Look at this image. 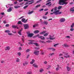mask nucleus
<instances>
[{
	"label": "nucleus",
	"instance_id": "obj_19",
	"mask_svg": "<svg viewBox=\"0 0 74 74\" xmlns=\"http://www.w3.org/2000/svg\"><path fill=\"white\" fill-rule=\"evenodd\" d=\"M44 71V69L42 68H40L39 70L40 73H42Z\"/></svg>",
	"mask_w": 74,
	"mask_h": 74
},
{
	"label": "nucleus",
	"instance_id": "obj_56",
	"mask_svg": "<svg viewBox=\"0 0 74 74\" xmlns=\"http://www.w3.org/2000/svg\"><path fill=\"white\" fill-rule=\"evenodd\" d=\"M6 27H8L9 26V24H7L5 25Z\"/></svg>",
	"mask_w": 74,
	"mask_h": 74
},
{
	"label": "nucleus",
	"instance_id": "obj_63",
	"mask_svg": "<svg viewBox=\"0 0 74 74\" xmlns=\"http://www.w3.org/2000/svg\"><path fill=\"white\" fill-rule=\"evenodd\" d=\"M47 61H45L44 62V64H47Z\"/></svg>",
	"mask_w": 74,
	"mask_h": 74
},
{
	"label": "nucleus",
	"instance_id": "obj_32",
	"mask_svg": "<svg viewBox=\"0 0 74 74\" xmlns=\"http://www.w3.org/2000/svg\"><path fill=\"white\" fill-rule=\"evenodd\" d=\"M27 74H33V73L31 71H29L27 72Z\"/></svg>",
	"mask_w": 74,
	"mask_h": 74
},
{
	"label": "nucleus",
	"instance_id": "obj_1",
	"mask_svg": "<svg viewBox=\"0 0 74 74\" xmlns=\"http://www.w3.org/2000/svg\"><path fill=\"white\" fill-rule=\"evenodd\" d=\"M67 0H60L59 3L60 5H66L67 4V2L66 1Z\"/></svg>",
	"mask_w": 74,
	"mask_h": 74
},
{
	"label": "nucleus",
	"instance_id": "obj_45",
	"mask_svg": "<svg viewBox=\"0 0 74 74\" xmlns=\"http://www.w3.org/2000/svg\"><path fill=\"white\" fill-rule=\"evenodd\" d=\"M54 53H50L49 54V55H50V56H52L53 55H54Z\"/></svg>",
	"mask_w": 74,
	"mask_h": 74
},
{
	"label": "nucleus",
	"instance_id": "obj_30",
	"mask_svg": "<svg viewBox=\"0 0 74 74\" xmlns=\"http://www.w3.org/2000/svg\"><path fill=\"white\" fill-rule=\"evenodd\" d=\"M70 11H74V7L73 8L70 9Z\"/></svg>",
	"mask_w": 74,
	"mask_h": 74
},
{
	"label": "nucleus",
	"instance_id": "obj_7",
	"mask_svg": "<svg viewBox=\"0 0 74 74\" xmlns=\"http://www.w3.org/2000/svg\"><path fill=\"white\" fill-rule=\"evenodd\" d=\"M5 48V51H8L10 50V47L9 46L6 47Z\"/></svg>",
	"mask_w": 74,
	"mask_h": 74
},
{
	"label": "nucleus",
	"instance_id": "obj_9",
	"mask_svg": "<svg viewBox=\"0 0 74 74\" xmlns=\"http://www.w3.org/2000/svg\"><path fill=\"white\" fill-rule=\"evenodd\" d=\"M60 22H64L65 21V19L64 18H61L60 19Z\"/></svg>",
	"mask_w": 74,
	"mask_h": 74
},
{
	"label": "nucleus",
	"instance_id": "obj_39",
	"mask_svg": "<svg viewBox=\"0 0 74 74\" xmlns=\"http://www.w3.org/2000/svg\"><path fill=\"white\" fill-rule=\"evenodd\" d=\"M43 19H47V17L46 16H43Z\"/></svg>",
	"mask_w": 74,
	"mask_h": 74
},
{
	"label": "nucleus",
	"instance_id": "obj_42",
	"mask_svg": "<svg viewBox=\"0 0 74 74\" xmlns=\"http://www.w3.org/2000/svg\"><path fill=\"white\" fill-rule=\"evenodd\" d=\"M28 5H26L24 7V9H26L28 7Z\"/></svg>",
	"mask_w": 74,
	"mask_h": 74
},
{
	"label": "nucleus",
	"instance_id": "obj_16",
	"mask_svg": "<svg viewBox=\"0 0 74 74\" xmlns=\"http://www.w3.org/2000/svg\"><path fill=\"white\" fill-rule=\"evenodd\" d=\"M33 66L34 67H36V68H38V65H36V64H33Z\"/></svg>",
	"mask_w": 74,
	"mask_h": 74
},
{
	"label": "nucleus",
	"instance_id": "obj_60",
	"mask_svg": "<svg viewBox=\"0 0 74 74\" xmlns=\"http://www.w3.org/2000/svg\"><path fill=\"white\" fill-rule=\"evenodd\" d=\"M4 60H2L1 62V63H4Z\"/></svg>",
	"mask_w": 74,
	"mask_h": 74
},
{
	"label": "nucleus",
	"instance_id": "obj_22",
	"mask_svg": "<svg viewBox=\"0 0 74 74\" xmlns=\"http://www.w3.org/2000/svg\"><path fill=\"white\" fill-rule=\"evenodd\" d=\"M27 65V64H28V62H25V63H23V66H25V65Z\"/></svg>",
	"mask_w": 74,
	"mask_h": 74
},
{
	"label": "nucleus",
	"instance_id": "obj_37",
	"mask_svg": "<svg viewBox=\"0 0 74 74\" xmlns=\"http://www.w3.org/2000/svg\"><path fill=\"white\" fill-rule=\"evenodd\" d=\"M19 60H19V59L18 58H17L16 60V62H19Z\"/></svg>",
	"mask_w": 74,
	"mask_h": 74
},
{
	"label": "nucleus",
	"instance_id": "obj_25",
	"mask_svg": "<svg viewBox=\"0 0 74 74\" xmlns=\"http://www.w3.org/2000/svg\"><path fill=\"white\" fill-rule=\"evenodd\" d=\"M20 7H21V6H15L14 7V8H20Z\"/></svg>",
	"mask_w": 74,
	"mask_h": 74
},
{
	"label": "nucleus",
	"instance_id": "obj_34",
	"mask_svg": "<svg viewBox=\"0 0 74 74\" xmlns=\"http://www.w3.org/2000/svg\"><path fill=\"white\" fill-rule=\"evenodd\" d=\"M38 24H35L34 25H33V27H36V26H38Z\"/></svg>",
	"mask_w": 74,
	"mask_h": 74
},
{
	"label": "nucleus",
	"instance_id": "obj_62",
	"mask_svg": "<svg viewBox=\"0 0 74 74\" xmlns=\"http://www.w3.org/2000/svg\"><path fill=\"white\" fill-rule=\"evenodd\" d=\"M62 55H63V54L61 53H60L59 55V56H62Z\"/></svg>",
	"mask_w": 74,
	"mask_h": 74
},
{
	"label": "nucleus",
	"instance_id": "obj_3",
	"mask_svg": "<svg viewBox=\"0 0 74 74\" xmlns=\"http://www.w3.org/2000/svg\"><path fill=\"white\" fill-rule=\"evenodd\" d=\"M27 34L28 37H32L33 36V34L30 33V32H29L27 33Z\"/></svg>",
	"mask_w": 74,
	"mask_h": 74
},
{
	"label": "nucleus",
	"instance_id": "obj_53",
	"mask_svg": "<svg viewBox=\"0 0 74 74\" xmlns=\"http://www.w3.org/2000/svg\"><path fill=\"white\" fill-rule=\"evenodd\" d=\"M62 8V7H61V6H59L58 8V10H60V8Z\"/></svg>",
	"mask_w": 74,
	"mask_h": 74
},
{
	"label": "nucleus",
	"instance_id": "obj_46",
	"mask_svg": "<svg viewBox=\"0 0 74 74\" xmlns=\"http://www.w3.org/2000/svg\"><path fill=\"white\" fill-rule=\"evenodd\" d=\"M57 8H58L57 7H55L54 9V11H56L57 10Z\"/></svg>",
	"mask_w": 74,
	"mask_h": 74
},
{
	"label": "nucleus",
	"instance_id": "obj_28",
	"mask_svg": "<svg viewBox=\"0 0 74 74\" xmlns=\"http://www.w3.org/2000/svg\"><path fill=\"white\" fill-rule=\"evenodd\" d=\"M5 33H10V31L9 30H6L5 31Z\"/></svg>",
	"mask_w": 74,
	"mask_h": 74
},
{
	"label": "nucleus",
	"instance_id": "obj_20",
	"mask_svg": "<svg viewBox=\"0 0 74 74\" xmlns=\"http://www.w3.org/2000/svg\"><path fill=\"white\" fill-rule=\"evenodd\" d=\"M34 62H35V60H34V59H32V61L30 62V64H32L34 63Z\"/></svg>",
	"mask_w": 74,
	"mask_h": 74
},
{
	"label": "nucleus",
	"instance_id": "obj_44",
	"mask_svg": "<svg viewBox=\"0 0 74 74\" xmlns=\"http://www.w3.org/2000/svg\"><path fill=\"white\" fill-rule=\"evenodd\" d=\"M50 67H51V66L49 65L48 66V68H47V70H48V69H50Z\"/></svg>",
	"mask_w": 74,
	"mask_h": 74
},
{
	"label": "nucleus",
	"instance_id": "obj_40",
	"mask_svg": "<svg viewBox=\"0 0 74 74\" xmlns=\"http://www.w3.org/2000/svg\"><path fill=\"white\" fill-rule=\"evenodd\" d=\"M40 42H41L42 43H45V42L43 41L39 40Z\"/></svg>",
	"mask_w": 74,
	"mask_h": 74
},
{
	"label": "nucleus",
	"instance_id": "obj_11",
	"mask_svg": "<svg viewBox=\"0 0 74 74\" xmlns=\"http://www.w3.org/2000/svg\"><path fill=\"white\" fill-rule=\"evenodd\" d=\"M64 56V58H69L70 57V56L68 55V53H66L65 54V56Z\"/></svg>",
	"mask_w": 74,
	"mask_h": 74
},
{
	"label": "nucleus",
	"instance_id": "obj_8",
	"mask_svg": "<svg viewBox=\"0 0 74 74\" xmlns=\"http://www.w3.org/2000/svg\"><path fill=\"white\" fill-rule=\"evenodd\" d=\"M23 26L24 27L25 29H27L29 28V25L28 24H24Z\"/></svg>",
	"mask_w": 74,
	"mask_h": 74
},
{
	"label": "nucleus",
	"instance_id": "obj_29",
	"mask_svg": "<svg viewBox=\"0 0 74 74\" xmlns=\"http://www.w3.org/2000/svg\"><path fill=\"white\" fill-rule=\"evenodd\" d=\"M31 50V49H28L26 50V52H29V51H30Z\"/></svg>",
	"mask_w": 74,
	"mask_h": 74
},
{
	"label": "nucleus",
	"instance_id": "obj_33",
	"mask_svg": "<svg viewBox=\"0 0 74 74\" xmlns=\"http://www.w3.org/2000/svg\"><path fill=\"white\" fill-rule=\"evenodd\" d=\"M40 6H41V5H40V4L37 5L35 7V8H38V7H40Z\"/></svg>",
	"mask_w": 74,
	"mask_h": 74
},
{
	"label": "nucleus",
	"instance_id": "obj_52",
	"mask_svg": "<svg viewBox=\"0 0 74 74\" xmlns=\"http://www.w3.org/2000/svg\"><path fill=\"white\" fill-rule=\"evenodd\" d=\"M74 29H73V28H72L71 29H70V30H71V32H72V31H74Z\"/></svg>",
	"mask_w": 74,
	"mask_h": 74
},
{
	"label": "nucleus",
	"instance_id": "obj_31",
	"mask_svg": "<svg viewBox=\"0 0 74 74\" xmlns=\"http://www.w3.org/2000/svg\"><path fill=\"white\" fill-rule=\"evenodd\" d=\"M12 28H14L15 29V28H16V27H17V26L15 25H12Z\"/></svg>",
	"mask_w": 74,
	"mask_h": 74
},
{
	"label": "nucleus",
	"instance_id": "obj_49",
	"mask_svg": "<svg viewBox=\"0 0 74 74\" xmlns=\"http://www.w3.org/2000/svg\"><path fill=\"white\" fill-rule=\"evenodd\" d=\"M43 10H44V9H41L39 10V11L40 12L42 11H43Z\"/></svg>",
	"mask_w": 74,
	"mask_h": 74
},
{
	"label": "nucleus",
	"instance_id": "obj_17",
	"mask_svg": "<svg viewBox=\"0 0 74 74\" xmlns=\"http://www.w3.org/2000/svg\"><path fill=\"white\" fill-rule=\"evenodd\" d=\"M28 2H32L29 3V4H33L34 2V0H32L31 1H28Z\"/></svg>",
	"mask_w": 74,
	"mask_h": 74
},
{
	"label": "nucleus",
	"instance_id": "obj_59",
	"mask_svg": "<svg viewBox=\"0 0 74 74\" xmlns=\"http://www.w3.org/2000/svg\"><path fill=\"white\" fill-rule=\"evenodd\" d=\"M35 49H39V48L38 47H35Z\"/></svg>",
	"mask_w": 74,
	"mask_h": 74
},
{
	"label": "nucleus",
	"instance_id": "obj_61",
	"mask_svg": "<svg viewBox=\"0 0 74 74\" xmlns=\"http://www.w3.org/2000/svg\"><path fill=\"white\" fill-rule=\"evenodd\" d=\"M19 50H20V51H21V50H22V48L21 47H20L19 48Z\"/></svg>",
	"mask_w": 74,
	"mask_h": 74
},
{
	"label": "nucleus",
	"instance_id": "obj_55",
	"mask_svg": "<svg viewBox=\"0 0 74 74\" xmlns=\"http://www.w3.org/2000/svg\"><path fill=\"white\" fill-rule=\"evenodd\" d=\"M2 15H4V12H2L1 13Z\"/></svg>",
	"mask_w": 74,
	"mask_h": 74
},
{
	"label": "nucleus",
	"instance_id": "obj_64",
	"mask_svg": "<svg viewBox=\"0 0 74 74\" xmlns=\"http://www.w3.org/2000/svg\"><path fill=\"white\" fill-rule=\"evenodd\" d=\"M3 23H6V21H3Z\"/></svg>",
	"mask_w": 74,
	"mask_h": 74
},
{
	"label": "nucleus",
	"instance_id": "obj_4",
	"mask_svg": "<svg viewBox=\"0 0 74 74\" xmlns=\"http://www.w3.org/2000/svg\"><path fill=\"white\" fill-rule=\"evenodd\" d=\"M59 10H57L55 12H55L56 13L55 15H58L59 14H61L62 12H59Z\"/></svg>",
	"mask_w": 74,
	"mask_h": 74
},
{
	"label": "nucleus",
	"instance_id": "obj_54",
	"mask_svg": "<svg viewBox=\"0 0 74 74\" xmlns=\"http://www.w3.org/2000/svg\"><path fill=\"white\" fill-rule=\"evenodd\" d=\"M18 1V2H21V1H23V0H17Z\"/></svg>",
	"mask_w": 74,
	"mask_h": 74
},
{
	"label": "nucleus",
	"instance_id": "obj_21",
	"mask_svg": "<svg viewBox=\"0 0 74 74\" xmlns=\"http://www.w3.org/2000/svg\"><path fill=\"white\" fill-rule=\"evenodd\" d=\"M48 34H49V32H47V33H46L44 34V36L46 37L47 36Z\"/></svg>",
	"mask_w": 74,
	"mask_h": 74
},
{
	"label": "nucleus",
	"instance_id": "obj_57",
	"mask_svg": "<svg viewBox=\"0 0 74 74\" xmlns=\"http://www.w3.org/2000/svg\"><path fill=\"white\" fill-rule=\"evenodd\" d=\"M48 12H46V13L45 14V15H48Z\"/></svg>",
	"mask_w": 74,
	"mask_h": 74
},
{
	"label": "nucleus",
	"instance_id": "obj_38",
	"mask_svg": "<svg viewBox=\"0 0 74 74\" xmlns=\"http://www.w3.org/2000/svg\"><path fill=\"white\" fill-rule=\"evenodd\" d=\"M74 23H72V24L71 25V27L72 28H73V27H74Z\"/></svg>",
	"mask_w": 74,
	"mask_h": 74
},
{
	"label": "nucleus",
	"instance_id": "obj_26",
	"mask_svg": "<svg viewBox=\"0 0 74 74\" xmlns=\"http://www.w3.org/2000/svg\"><path fill=\"white\" fill-rule=\"evenodd\" d=\"M67 70L68 71H70V69L71 68L70 67H69V66H67Z\"/></svg>",
	"mask_w": 74,
	"mask_h": 74
},
{
	"label": "nucleus",
	"instance_id": "obj_13",
	"mask_svg": "<svg viewBox=\"0 0 74 74\" xmlns=\"http://www.w3.org/2000/svg\"><path fill=\"white\" fill-rule=\"evenodd\" d=\"M38 38H41V40H45V38L44 36H38Z\"/></svg>",
	"mask_w": 74,
	"mask_h": 74
},
{
	"label": "nucleus",
	"instance_id": "obj_47",
	"mask_svg": "<svg viewBox=\"0 0 74 74\" xmlns=\"http://www.w3.org/2000/svg\"><path fill=\"white\" fill-rule=\"evenodd\" d=\"M52 42V41L50 40H48L46 41V42Z\"/></svg>",
	"mask_w": 74,
	"mask_h": 74
},
{
	"label": "nucleus",
	"instance_id": "obj_48",
	"mask_svg": "<svg viewBox=\"0 0 74 74\" xmlns=\"http://www.w3.org/2000/svg\"><path fill=\"white\" fill-rule=\"evenodd\" d=\"M8 35H9L10 36H11V35H12V34H11V33H8Z\"/></svg>",
	"mask_w": 74,
	"mask_h": 74
},
{
	"label": "nucleus",
	"instance_id": "obj_36",
	"mask_svg": "<svg viewBox=\"0 0 74 74\" xmlns=\"http://www.w3.org/2000/svg\"><path fill=\"white\" fill-rule=\"evenodd\" d=\"M64 47H69V45H67V44H64Z\"/></svg>",
	"mask_w": 74,
	"mask_h": 74
},
{
	"label": "nucleus",
	"instance_id": "obj_10",
	"mask_svg": "<svg viewBox=\"0 0 74 74\" xmlns=\"http://www.w3.org/2000/svg\"><path fill=\"white\" fill-rule=\"evenodd\" d=\"M39 51H36L34 52V53L36 55H39Z\"/></svg>",
	"mask_w": 74,
	"mask_h": 74
},
{
	"label": "nucleus",
	"instance_id": "obj_41",
	"mask_svg": "<svg viewBox=\"0 0 74 74\" xmlns=\"http://www.w3.org/2000/svg\"><path fill=\"white\" fill-rule=\"evenodd\" d=\"M56 14V13L54 12H53V13H51L50 14L51 15H53V14H55V15Z\"/></svg>",
	"mask_w": 74,
	"mask_h": 74
},
{
	"label": "nucleus",
	"instance_id": "obj_5",
	"mask_svg": "<svg viewBox=\"0 0 74 74\" xmlns=\"http://www.w3.org/2000/svg\"><path fill=\"white\" fill-rule=\"evenodd\" d=\"M49 39H50V40H52L55 39V38L53 37H54V35L51 36V35H49Z\"/></svg>",
	"mask_w": 74,
	"mask_h": 74
},
{
	"label": "nucleus",
	"instance_id": "obj_12",
	"mask_svg": "<svg viewBox=\"0 0 74 74\" xmlns=\"http://www.w3.org/2000/svg\"><path fill=\"white\" fill-rule=\"evenodd\" d=\"M46 5H48V6H51V5H52V4L51 3V2H50L48 3H47L46 4Z\"/></svg>",
	"mask_w": 74,
	"mask_h": 74
},
{
	"label": "nucleus",
	"instance_id": "obj_51",
	"mask_svg": "<svg viewBox=\"0 0 74 74\" xmlns=\"http://www.w3.org/2000/svg\"><path fill=\"white\" fill-rule=\"evenodd\" d=\"M22 40L23 41V42H22V43H23V42H24V38H22Z\"/></svg>",
	"mask_w": 74,
	"mask_h": 74
},
{
	"label": "nucleus",
	"instance_id": "obj_2",
	"mask_svg": "<svg viewBox=\"0 0 74 74\" xmlns=\"http://www.w3.org/2000/svg\"><path fill=\"white\" fill-rule=\"evenodd\" d=\"M28 41H30L28 43V44H34V45H35L36 47H38L39 45L37 43H34V42L35 41L33 40H28Z\"/></svg>",
	"mask_w": 74,
	"mask_h": 74
},
{
	"label": "nucleus",
	"instance_id": "obj_24",
	"mask_svg": "<svg viewBox=\"0 0 74 74\" xmlns=\"http://www.w3.org/2000/svg\"><path fill=\"white\" fill-rule=\"evenodd\" d=\"M43 23H44V24H45V25H48V22L47 21H43Z\"/></svg>",
	"mask_w": 74,
	"mask_h": 74
},
{
	"label": "nucleus",
	"instance_id": "obj_43",
	"mask_svg": "<svg viewBox=\"0 0 74 74\" xmlns=\"http://www.w3.org/2000/svg\"><path fill=\"white\" fill-rule=\"evenodd\" d=\"M17 55H18V56H21V53H20V52H18V53H17Z\"/></svg>",
	"mask_w": 74,
	"mask_h": 74
},
{
	"label": "nucleus",
	"instance_id": "obj_14",
	"mask_svg": "<svg viewBox=\"0 0 74 74\" xmlns=\"http://www.w3.org/2000/svg\"><path fill=\"white\" fill-rule=\"evenodd\" d=\"M12 11V7H10L9 8L8 10L7 11V12H11Z\"/></svg>",
	"mask_w": 74,
	"mask_h": 74
},
{
	"label": "nucleus",
	"instance_id": "obj_50",
	"mask_svg": "<svg viewBox=\"0 0 74 74\" xmlns=\"http://www.w3.org/2000/svg\"><path fill=\"white\" fill-rule=\"evenodd\" d=\"M58 45H59V44H56L54 45V47H56V46Z\"/></svg>",
	"mask_w": 74,
	"mask_h": 74
},
{
	"label": "nucleus",
	"instance_id": "obj_23",
	"mask_svg": "<svg viewBox=\"0 0 74 74\" xmlns=\"http://www.w3.org/2000/svg\"><path fill=\"white\" fill-rule=\"evenodd\" d=\"M46 33V31H44L41 33H40V34H45Z\"/></svg>",
	"mask_w": 74,
	"mask_h": 74
},
{
	"label": "nucleus",
	"instance_id": "obj_18",
	"mask_svg": "<svg viewBox=\"0 0 74 74\" xmlns=\"http://www.w3.org/2000/svg\"><path fill=\"white\" fill-rule=\"evenodd\" d=\"M39 32H40V31L38 30H37L36 31H34V34H37V33H39Z\"/></svg>",
	"mask_w": 74,
	"mask_h": 74
},
{
	"label": "nucleus",
	"instance_id": "obj_27",
	"mask_svg": "<svg viewBox=\"0 0 74 74\" xmlns=\"http://www.w3.org/2000/svg\"><path fill=\"white\" fill-rule=\"evenodd\" d=\"M17 24H18V25H19V24H20V25H22V22L21 21L18 22Z\"/></svg>",
	"mask_w": 74,
	"mask_h": 74
},
{
	"label": "nucleus",
	"instance_id": "obj_15",
	"mask_svg": "<svg viewBox=\"0 0 74 74\" xmlns=\"http://www.w3.org/2000/svg\"><path fill=\"white\" fill-rule=\"evenodd\" d=\"M23 29H21L20 30V31L18 32V33L19 35H20L21 36H22V33H21V32H22V30Z\"/></svg>",
	"mask_w": 74,
	"mask_h": 74
},
{
	"label": "nucleus",
	"instance_id": "obj_6",
	"mask_svg": "<svg viewBox=\"0 0 74 74\" xmlns=\"http://www.w3.org/2000/svg\"><path fill=\"white\" fill-rule=\"evenodd\" d=\"M28 20L27 19L26 20L25 18H23L21 20V21L23 22H24V23H26V22H27Z\"/></svg>",
	"mask_w": 74,
	"mask_h": 74
},
{
	"label": "nucleus",
	"instance_id": "obj_58",
	"mask_svg": "<svg viewBox=\"0 0 74 74\" xmlns=\"http://www.w3.org/2000/svg\"><path fill=\"white\" fill-rule=\"evenodd\" d=\"M66 38H70V36H66Z\"/></svg>",
	"mask_w": 74,
	"mask_h": 74
},
{
	"label": "nucleus",
	"instance_id": "obj_35",
	"mask_svg": "<svg viewBox=\"0 0 74 74\" xmlns=\"http://www.w3.org/2000/svg\"><path fill=\"white\" fill-rule=\"evenodd\" d=\"M33 12H34V11H32L29 12L28 13V14H32V13H33Z\"/></svg>",
	"mask_w": 74,
	"mask_h": 74
}]
</instances>
